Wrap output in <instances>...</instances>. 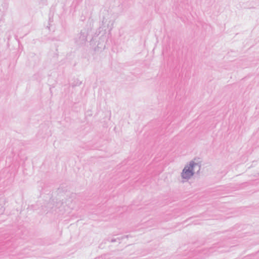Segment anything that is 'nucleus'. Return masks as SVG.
<instances>
[{
	"label": "nucleus",
	"mask_w": 259,
	"mask_h": 259,
	"mask_svg": "<svg viewBox=\"0 0 259 259\" xmlns=\"http://www.w3.org/2000/svg\"><path fill=\"white\" fill-rule=\"evenodd\" d=\"M195 165L194 162H191L189 166L185 167L182 173V176L184 179H188L193 175L192 169Z\"/></svg>",
	"instance_id": "obj_1"
}]
</instances>
